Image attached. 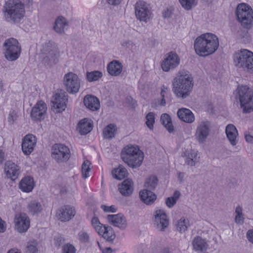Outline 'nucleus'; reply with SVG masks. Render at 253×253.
Listing matches in <instances>:
<instances>
[{
  "mask_svg": "<svg viewBox=\"0 0 253 253\" xmlns=\"http://www.w3.org/2000/svg\"><path fill=\"white\" fill-rule=\"evenodd\" d=\"M160 121L169 132L170 133L173 131L171 120L168 114H163L161 116Z\"/></svg>",
  "mask_w": 253,
  "mask_h": 253,
  "instance_id": "4c0bfd02",
  "label": "nucleus"
},
{
  "mask_svg": "<svg viewBox=\"0 0 253 253\" xmlns=\"http://www.w3.org/2000/svg\"><path fill=\"white\" fill-rule=\"evenodd\" d=\"M247 238L250 242L253 244V228L248 231Z\"/></svg>",
  "mask_w": 253,
  "mask_h": 253,
  "instance_id": "6e6d98bb",
  "label": "nucleus"
},
{
  "mask_svg": "<svg viewBox=\"0 0 253 253\" xmlns=\"http://www.w3.org/2000/svg\"><path fill=\"white\" fill-rule=\"evenodd\" d=\"M46 110V105L43 101L38 102L32 109L31 117L32 120L34 121L43 120Z\"/></svg>",
  "mask_w": 253,
  "mask_h": 253,
  "instance_id": "f3484780",
  "label": "nucleus"
},
{
  "mask_svg": "<svg viewBox=\"0 0 253 253\" xmlns=\"http://www.w3.org/2000/svg\"><path fill=\"white\" fill-rule=\"evenodd\" d=\"M132 181L127 179L125 180L121 185H119V189L120 193L124 196H127L130 195L133 192Z\"/></svg>",
  "mask_w": 253,
  "mask_h": 253,
  "instance_id": "7c9ffc66",
  "label": "nucleus"
},
{
  "mask_svg": "<svg viewBox=\"0 0 253 253\" xmlns=\"http://www.w3.org/2000/svg\"><path fill=\"white\" fill-rule=\"evenodd\" d=\"M101 209L105 212H115L116 211V208L115 206L112 205L110 207L105 205H102Z\"/></svg>",
  "mask_w": 253,
  "mask_h": 253,
  "instance_id": "603ef678",
  "label": "nucleus"
},
{
  "mask_svg": "<svg viewBox=\"0 0 253 253\" xmlns=\"http://www.w3.org/2000/svg\"><path fill=\"white\" fill-rule=\"evenodd\" d=\"M180 196V193L178 191H175L173 194V196H171V197L173 198V199H175V201H177Z\"/></svg>",
  "mask_w": 253,
  "mask_h": 253,
  "instance_id": "e2e57ef3",
  "label": "nucleus"
},
{
  "mask_svg": "<svg viewBox=\"0 0 253 253\" xmlns=\"http://www.w3.org/2000/svg\"><path fill=\"white\" fill-rule=\"evenodd\" d=\"M34 186V179L29 176L23 177L19 183V189L22 192L26 193L31 192Z\"/></svg>",
  "mask_w": 253,
  "mask_h": 253,
  "instance_id": "b1692460",
  "label": "nucleus"
},
{
  "mask_svg": "<svg viewBox=\"0 0 253 253\" xmlns=\"http://www.w3.org/2000/svg\"><path fill=\"white\" fill-rule=\"evenodd\" d=\"M84 105L90 110L94 111L100 108V103L98 99L93 95H87L84 98Z\"/></svg>",
  "mask_w": 253,
  "mask_h": 253,
  "instance_id": "5701e85b",
  "label": "nucleus"
},
{
  "mask_svg": "<svg viewBox=\"0 0 253 253\" xmlns=\"http://www.w3.org/2000/svg\"><path fill=\"white\" fill-rule=\"evenodd\" d=\"M7 253H21L17 250L11 249Z\"/></svg>",
  "mask_w": 253,
  "mask_h": 253,
  "instance_id": "774afa93",
  "label": "nucleus"
},
{
  "mask_svg": "<svg viewBox=\"0 0 253 253\" xmlns=\"http://www.w3.org/2000/svg\"><path fill=\"white\" fill-rule=\"evenodd\" d=\"M102 77V73L98 71L86 73L87 80L89 82L96 81Z\"/></svg>",
  "mask_w": 253,
  "mask_h": 253,
  "instance_id": "a19ab883",
  "label": "nucleus"
},
{
  "mask_svg": "<svg viewBox=\"0 0 253 253\" xmlns=\"http://www.w3.org/2000/svg\"><path fill=\"white\" fill-rule=\"evenodd\" d=\"M30 219L23 212L16 214L14 217L15 229L20 233L25 232L30 227Z\"/></svg>",
  "mask_w": 253,
  "mask_h": 253,
  "instance_id": "dca6fc26",
  "label": "nucleus"
},
{
  "mask_svg": "<svg viewBox=\"0 0 253 253\" xmlns=\"http://www.w3.org/2000/svg\"><path fill=\"white\" fill-rule=\"evenodd\" d=\"M107 1L110 4L116 5L119 4L122 0H107Z\"/></svg>",
  "mask_w": 253,
  "mask_h": 253,
  "instance_id": "13d9d810",
  "label": "nucleus"
},
{
  "mask_svg": "<svg viewBox=\"0 0 253 253\" xmlns=\"http://www.w3.org/2000/svg\"><path fill=\"white\" fill-rule=\"evenodd\" d=\"M54 240L55 246L58 247H60L64 242L63 238L60 236H55Z\"/></svg>",
  "mask_w": 253,
  "mask_h": 253,
  "instance_id": "5fc2aeb1",
  "label": "nucleus"
},
{
  "mask_svg": "<svg viewBox=\"0 0 253 253\" xmlns=\"http://www.w3.org/2000/svg\"><path fill=\"white\" fill-rule=\"evenodd\" d=\"M68 98V95L64 91L61 90L59 92L56 93L51 100L53 111L55 113H59L64 111L67 107Z\"/></svg>",
  "mask_w": 253,
  "mask_h": 253,
  "instance_id": "f8f14e48",
  "label": "nucleus"
},
{
  "mask_svg": "<svg viewBox=\"0 0 253 253\" xmlns=\"http://www.w3.org/2000/svg\"><path fill=\"white\" fill-rule=\"evenodd\" d=\"M108 73L113 76H117L120 75L123 70L122 63L118 60H113L107 66Z\"/></svg>",
  "mask_w": 253,
  "mask_h": 253,
  "instance_id": "bb28decb",
  "label": "nucleus"
},
{
  "mask_svg": "<svg viewBox=\"0 0 253 253\" xmlns=\"http://www.w3.org/2000/svg\"><path fill=\"white\" fill-rule=\"evenodd\" d=\"M181 6L186 10H190L196 4V0H179Z\"/></svg>",
  "mask_w": 253,
  "mask_h": 253,
  "instance_id": "49530a36",
  "label": "nucleus"
},
{
  "mask_svg": "<svg viewBox=\"0 0 253 253\" xmlns=\"http://www.w3.org/2000/svg\"><path fill=\"white\" fill-rule=\"evenodd\" d=\"M4 171L8 178L15 180L20 174V168L12 161H7L4 165Z\"/></svg>",
  "mask_w": 253,
  "mask_h": 253,
  "instance_id": "6ab92c4d",
  "label": "nucleus"
},
{
  "mask_svg": "<svg viewBox=\"0 0 253 253\" xmlns=\"http://www.w3.org/2000/svg\"><path fill=\"white\" fill-rule=\"evenodd\" d=\"M245 138L248 142H253V136L250 134H245Z\"/></svg>",
  "mask_w": 253,
  "mask_h": 253,
  "instance_id": "052dcab7",
  "label": "nucleus"
},
{
  "mask_svg": "<svg viewBox=\"0 0 253 253\" xmlns=\"http://www.w3.org/2000/svg\"><path fill=\"white\" fill-rule=\"evenodd\" d=\"M91 225L98 233H99L100 231L105 226L100 222L99 219L97 217H93L92 218Z\"/></svg>",
  "mask_w": 253,
  "mask_h": 253,
  "instance_id": "c03bdc74",
  "label": "nucleus"
},
{
  "mask_svg": "<svg viewBox=\"0 0 253 253\" xmlns=\"http://www.w3.org/2000/svg\"><path fill=\"white\" fill-rule=\"evenodd\" d=\"M172 91L180 99L189 97L193 90L194 81L192 76L188 71H179L172 82Z\"/></svg>",
  "mask_w": 253,
  "mask_h": 253,
  "instance_id": "f257e3e1",
  "label": "nucleus"
},
{
  "mask_svg": "<svg viewBox=\"0 0 253 253\" xmlns=\"http://www.w3.org/2000/svg\"><path fill=\"white\" fill-rule=\"evenodd\" d=\"M107 219L113 226L121 229H124L126 227V218L122 214H109L107 216Z\"/></svg>",
  "mask_w": 253,
  "mask_h": 253,
  "instance_id": "4be33fe9",
  "label": "nucleus"
},
{
  "mask_svg": "<svg viewBox=\"0 0 253 253\" xmlns=\"http://www.w3.org/2000/svg\"><path fill=\"white\" fill-rule=\"evenodd\" d=\"M116 131V126L112 124H109L104 128L103 136L106 139H111L115 137Z\"/></svg>",
  "mask_w": 253,
  "mask_h": 253,
  "instance_id": "e433bc0d",
  "label": "nucleus"
},
{
  "mask_svg": "<svg viewBox=\"0 0 253 253\" xmlns=\"http://www.w3.org/2000/svg\"><path fill=\"white\" fill-rule=\"evenodd\" d=\"M242 211L243 209L240 206L236 207L235 210L236 215L235 217V221L237 224H242L244 223V217Z\"/></svg>",
  "mask_w": 253,
  "mask_h": 253,
  "instance_id": "37998d69",
  "label": "nucleus"
},
{
  "mask_svg": "<svg viewBox=\"0 0 253 253\" xmlns=\"http://www.w3.org/2000/svg\"><path fill=\"white\" fill-rule=\"evenodd\" d=\"M234 65L249 73H253V52L243 49L235 52L233 56Z\"/></svg>",
  "mask_w": 253,
  "mask_h": 253,
  "instance_id": "423d86ee",
  "label": "nucleus"
},
{
  "mask_svg": "<svg viewBox=\"0 0 253 253\" xmlns=\"http://www.w3.org/2000/svg\"><path fill=\"white\" fill-rule=\"evenodd\" d=\"M4 16L8 21L18 23L25 13L24 5L19 0H8L4 6Z\"/></svg>",
  "mask_w": 253,
  "mask_h": 253,
  "instance_id": "39448f33",
  "label": "nucleus"
},
{
  "mask_svg": "<svg viewBox=\"0 0 253 253\" xmlns=\"http://www.w3.org/2000/svg\"><path fill=\"white\" fill-rule=\"evenodd\" d=\"M236 99L239 100L244 113L253 111V90L247 85H239L234 91Z\"/></svg>",
  "mask_w": 253,
  "mask_h": 253,
  "instance_id": "20e7f679",
  "label": "nucleus"
},
{
  "mask_svg": "<svg viewBox=\"0 0 253 253\" xmlns=\"http://www.w3.org/2000/svg\"><path fill=\"white\" fill-rule=\"evenodd\" d=\"M89 165L90 163L88 161H84L82 165V176L84 178L89 176V172L90 171Z\"/></svg>",
  "mask_w": 253,
  "mask_h": 253,
  "instance_id": "de8ad7c7",
  "label": "nucleus"
},
{
  "mask_svg": "<svg viewBox=\"0 0 253 253\" xmlns=\"http://www.w3.org/2000/svg\"><path fill=\"white\" fill-rule=\"evenodd\" d=\"M178 174V179L180 183L182 182L183 181V178L184 176V173L182 172H178L177 173Z\"/></svg>",
  "mask_w": 253,
  "mask_h": 253,
  "instance_id": "680f3d73",
  "label": "nucleus"
},
{
  "mask_svg": "<svg viewBox=\"0 0 253 253\" xmlns=\"http://www.w3.org/2000/svg\"><path fill=\"white\" fill-rule=\"evenodd\" d=\"M121 157L128 166L136 168L141 165L144 154L137 146L127 145L122 150Z\"/></svg>",
  "mask_w": 253,
  "mask_h": 253,
  "instance_id": "7ed1b4c3",
  "label": "nucleus"
},
{
  "mask_svg": "<svg viewBox=\"0 0 253 253\" xmlns=\"http://www.w3.org/2000/svg\"><path fill=\"white\" fill-rule=\"evenodd\" d=\"M68 23L66 19L63 17H58L55 21L54 29L58 33H63L67 29Z\"/></svg>",
  "mask_w": 253,
  "mask_h": 253,
  "instance_id": "f704fd0d",
  "label": "nucleus"
},
{
  "mask_svg": "<svg viewBox=\"0 0 253 253\" xmlns=\"http://www.w3.org/2000/svg\"><path fill=\"white\" fill-rule=\"evenodd\" d=\"M37 143V138L32 134L25 136L22 140V150L25 155H29L33 151Z\"/></svg>",
  "mask_w": 253,
  "mask_h": 253,
  "instance_id": "a211bd4d",
  "label": "nucleus"
},
{
  "mask_svg": "<svg viewBox=\"0 0 253 253\" xmlns=\"http://www.w3.org/2000/svg\"><path fill=\"white\" fill-rule=\"evenodd\" d=\"M4 54L5 58L9 61L16 60L21 53V47L18 41L14 38L5 40L3 43Z\"/></svg>",
  "mask_w": 253,
  "mask_h": 253,
  "instance_id": "1a4fd4ad",
  "label": "nucleus"
},
{
  "mask_svg": "<svg viewBox=\"0 0 253 253\" xmlns=\"http://www.w3.org/2000/svg\"><path fill=\"white\" fill-rule=\"evenodd\" d=\"M184 157L185 163L190 166H195L199 161L198 153L193 150L186 151Z\"/></svg>",
  "mask_w": 253,
  "mask_h": 253,
  "instance_id": "c85d7f7f",
  "label": "nucleus"
},
{
  "mask_svg": "<svg viewBox=\"0 0 253 253\" xmlns=\"http://www.w3.org/2000/svg\"><path fill=\"white\" fill-rule=\"evenodd\" d=\"M135 12L136 18L140 21L146 22L150 17V10L147 3L143 0L136 3Z\"/></svg>",
  "mask_w": 253,
  "mask_h": 253,
  "instance_id": "2eb2a0df",
  "label": "nucleus"
},
{
  "mask_svg": "<svg viewBox=\"0 0 253 253\" xmlns=\"http://www.w3.org/2000/svg\"><path fill=\"white\" fill-rule=\"evenodd\" d=\"M112 249L110 247L106 248L103 251V253H112Z\"/></svg>",
  "mask_w": 253,
  "mask_h": 253,
  "instance_id": "338daca9",
  "label": "nucleus"
},
{
  "mask_svg": "<svg viewBox=\"0 0 253 253\" xmlns=\"http://www.w3.org/2000/svg\"><path fill=\"white\" fill-rule=\"evenodd\" d=\"M141 200L147 205H152L157 199V196L148 189H144L139 192Z\"/></svg>",
  "mask_w": 253,
  "mask_h": 253,
  "instance_id": "393cba45",
  "label": "nucleus"
},
{
  "mask_svg": "<svg viewBox=\"0 0 253 253\" xmlns=\"http://www.w3.org/2000/svg\"><path fill=\"white\" fill-rule=\"evenodd\" d=\"M194 46L196 54L200 56H207L214 53L217 49L218 39L215 35L207 33L196 39Z\"/></svg>",
  "mask_w": 253,
  "mask_h": 253,
  "instance_id": "f03ea898",
  "label": "nucleus"
},
{
  "mask_svg": "<svg viewBox=\"0 0 253 253\" xmlns=\"http://www.w3.org/2000/svg\"><path fill=\"white\" fill-rule=\"evenodd\" d=\"M189 225L188 219L181 218L178 220L176 224V229L179 232L183 233L187 230Z\"/></svg>",
  "mask_w": 253,
  "mask_h": 253,
  "instance_id": "58836bf2",
  "label": "nucleus"
},
{
  "mask_svg": "<svg viewBox=\"0 0 253 253\" xmlns=\"http://www.w3.org/2000/svg\"><path fill=\"white\" fill-rule=\"evenodd\" d=\"M5 229V222L0 218V232H3Z\"/></svg>",
  "mask_w": 253,
  "mask_h": 253,
  "instance_id": "4d7b16f0",
  "label": "nucleus"
},
{
  "mask_svg": "<svg viewBox=\"0 0 253 253\" xmlns=\"http://www.w3.org/2000/svg\"><path fill=\"white\" fill-rule=\"evenodd\" d=\"M78 239L82 243H86L88 242L89 236L88 233L84 230L80 231L78 234Z\"/></svg>",
  "mask_w": 253,
  "mask_h": 253,
  "instance_id": "09e8293b",
  "label": "nucleus"
},
{
  "mask_svg": "<svg viewBox=\"0 0 253 253\" xmlns=\"http://www.w3.org/2000/svg\"><path fill=\"white\" fill-rule=\"evenodd\" d=\"M63 84L67 92L70 94H76L80 88V80L75 73L69 72L63 77Z\"/></svg>",
  "mask_w": 253,
  "mask_h": 253,
  "instance_id": "9b49d317",
  "label": "nucleus"
},
{
  "mask_svg": "<svg viewBox=\"0 0 253 253\" xmlns=\"http://www.w3.org/2000/svg\"><path fill=\"white\" fill-rule=\"evenodd\" d=\"M75 214V209L69 206L61 208L57 212V216L61 221H67L72 219Z\"/></svg>",
  "mask_w": 253,
  "mask_h": 253,
  "instance_id": "412c9836",
  "label": "nucleus"
},
{
  "mask_svg": "<svg viewBox=\"0 0 253 253\" xmlns=\"http://www.w3.org/2000/svg\"><path fill=\"white\" fill-rule=\"evenodd\" d=\"M154 224L161 231L164 230L169 225V220L165 212L159 210L154 213Z\"/></svg>",
  "mask_w": 253,
  "mask_h": 253,
  "instance_id": "aec40b11",
  "label": "nucleus"
},
{
  "mask_svg": "<svg viewBox=\"0 0 253 253\" xmlns=\"http://www.w3.org/2000/svg\"><path fill=\"white\" fill-rule=\"evenodd\" d=\"M41 51L45 55L43 59V62L45 64L52 66L58 63L60 52L54 42L48 41L45 42L42 45Z\"/></svg>",
  "mask_w": 253,
  "mask_h": 253,
  "instance_id": "6e6552de",
  "label": "nucleus"
},
{
  "mask_svg": "<svg viewBox=\"0 0 253 253\" xmlns=\"http://www.w3.org/2000/svg\"><path fill=\"white\" fill-rule=\"evenodd\" d=\"M192 245L195 251L201 252L206 251L208 247L206 240L200 236H197L194 238Z\"/></svg>",
  "mask_w": 253,
  "mask_h": 253,
  "instance_id": "cd10ccee",
  "label": "nucleus"
},
{
  "mask_svg": "<svg viewBox=\"0 0 253 253\" xmlns=\"http://www.w3.org/2000/svg\"><path fill=\"white\" fill-rule=\"evenodd\" d=\"M28 211L32 215L40 213L42 211V206L41 203L37 200H32L28 205Z\"/></svg>",
  "mask_w": 253,
  "mask_h": 253,
  "instance_id": "473e14b6",
  "label": "nucleus"
},
{
  "mask_svg": "<svg viewBox=\"0 0 253 253\" xmlns=\"http://www.w3.org/2000/svg\"><path fill=\"white\" fill-rule=\"evenodd\" d=\"M176 203L175 199L171 197L167 198L166 200V204L169 208H172Z\"/></svg>",
  "mask_w": 253,
  "mask_h": 253,
  "instance_id": "864d4df0",
  "label": "nucleus"
},
{
  "mask_svg": "<svg viewBox=\"0 0 253 253\" xmlns=\"http://www.w3.org/2000/svg\"><path fill=\"white\" fill-rule=\"evenodd\" d=\"M158 178L155 176H150L145 182V187L151 191L154 190L158 184Z\"/></svg>",
  "mask_w": 253,
  "mask_h": 253,
  "instance_id": "ea45409f",
  "label": "nucleus"
},
{
  "mask_svg": "<svg viewBox=\"0 0 253 253\" xmlns=\"http://www.w3.org/2000/svg\"><path fill=\"white\" fill-rule=\"evenodd\" d=\"M5 159V154L4 152L2 150L0 149V165L2 164Z\"/></svg>",
  "mask_w": 253,
  "mask_h": 253,
  "instance_id": "bf43d9fd",
  "label": "nucleus"
},
{
  "mask_svg": "<svg viewBox=\"0 0 253 253\" xmlns=\"http://www.w3.org/2000/svg\"><path fill=\"white\" fill-rule=\"evenodd\" d=\"M211 123L208 120L200 122L197 126L195 132V137L200 144L204 143L210 132Z\"/></svg>",
  "mask_w": 253,
  "mask_h": 253,
  "instance_id": "ddd939ff",
  "label": "nucleus"
},
{
  "mask_svg": "<svg viewBox=\"0 0 253 253\" xmlns=\"http://www.w3.org/2000/svg\"><path fill=\"white\" fill-rule=\"evenodd\" d=\"M17 119V115L14 111L10 112L7 118L8 122L10 124H13L14 122Z\"/></svg>",
  "mask_w": 253,
  "mask_h": 253,
  "instance_id": "3c124183",
  "label": "nucleus"
},
{
  "mask_svg": "<svg viewBox=\"0 0 253 253\" xmlns=\"http://www.w3.org/2000/svg\"><path fill=\"white\" fill-rule=\"evenodd\" d=\"M167 87H165V86H163L162 88L161 91V96L162 97L164 98L166 92V90H167Z\"/></svg>",
  "mask_w": 253,
  "mask_h": 253,
  "instance_id": "0e129e2a",
  "label": "nucleus"
},
{
  "mask_svg": "<svg viewBox=\"0 0 253 253\" xmlns=\"http://www.w3.org/2000/svg\"><path fill=\"white\" fill-rule=\"evenodd\" d=\"M177 115L180 120L187 123H192L195 120L194 114L188 109L181 108L178 109Z\"/></svg>",
  "mask_w": 253,
  "mask_h": 253,
  "instance_id": "a878e982",
  "label": "nucleus"
},
{
  "mask_svg": "<svg viewBox=\"0 0 253 253\" xmlns=\"http://www.w3.org/2000/svg\"><path fill=\"white\" fill-rule=\"evenodd\" d=\"M235 14L243 27L250 29L253 26V10L249 5L245 3L238 4Z\"/></svg>",
  "mask_w": 253,
  "mask_h": 253,
  "instance_id": "0eeeda50",
  "label": "nucleus"
},
{
  "mask_svg": "<svg viewBox=\"0 0 253 253\" xmlns=\"http://www.w3.org/2000/svg\"><path fill=\"white\" fill-rule=\"evenodd\" d=\"M38 242L33 240L27 243L26 249V253H38Z\"/></svg>",
  "mask_w": 253,
  "mask_h": 253,
  "instance_id": "79ce46f5",
  "label": "nucleus"
},
{
  "mask_svg": "<svg viewBox=\"0 0 253 253\" xmlns=\"http://www.w3.org/2000/svg\"><path fill=\"white\" fill-rule=\"evenodd\" d=\"M126 169L122 165H120L117 168L114 169L112 170V174L114 178L122 180L125 178L127 175Z\"/></svg>",
  "mask_w": 253,
  "mask_h": 253,
  "instance_id": "c9c22d12",
  "label": "nucleus"
},
{
  "mask_svg": "<svg viewBox=\"0 0 253 253\" xmlns=\"http://www.w3.org/2000/svg\"><path fill=\"white\" fill-rule=\"evenodd\" d=\"M225 132L230 143L233 146L235 145L237 143L236 138L238 135V131L235 126L231 124L227 125Z\"/></svg>",
  "mask_w": 253,
  "mask_h": 253,
  "instance_id": "c756f323",
  "label": "nucleus"
},
{
  "mask_svg": "<svg viewBox=\"0 0 253 253\" xmlns=\"http://www.w3.org/2000/svg\"><path fill=\"white\" fill-rule=\"evenodd\" d=\"M51 155L56 162L58 163H65L70 158L71 152L67 146L63 144L57 143L52 146Z\"/></svg>",
  "mask_w": 253,
  "mask_h": 253,
  "instance_id": "9d476101",
  "label": "nucleus"
},
{
  "mask_svg": "<svg viewBox=\"0 0 253 253\" xmlns=\"http://www.w3.org/2000/svg\"><path fill=\"white\" fill-rule=\"evenodd\" d=\"M98 234L102 235L103 238L109 242H112L115 239L116 236L112 228L108 226H104V228L98 233Z\"/></svg>",
  "mask_w": 253,
  "mask_h": 253,
  "instance_id": "72a5a7b5",
  "label": "nucleus"
},
{
  "mask_svg": "<svg viewBox=\"0 0 253 253\" xmlns=\"http://www.w3.org/2000/svg\"><path fill=\"white\" fill-rule=\"evenodd\" d=\"M180 63V58L174 52L171 51L168 53L167 56L161 64L163 70L169 72L177 67Z\"/></svg>",
  "mask_w": 253,
  "mask_h": 253,
  "instance_id": "4468645a",
  "label": "nucleus"
},
{
  "mask_svg": "<svg viewBox=\"0 0 253 253\" xmlns=\"http://www.w3.org/2000/svg\"><path fill=\"white\" fill-rule=\"evenodd\" d=\"M4 84L2 81L0 79V93L4 91Z\"/></svg>",
  "mask_w": 253,
  "mask_h": 253,
  "instance_id": "69168bd1",
  "label": "nucleus"
},
{
  "mask_svg": "<svg viewBox=\"0 0 253 253\" xmlns=\"http://www.w3.org/2000/svg\"><path fill=\"white\" fill-rule=\"evenodd\" d=\"M62 253H76V249L75 247L69 243H67L63 246Z\"/></svg>",
  "mask_w": 253,
  "mask_h": 253,
  "instance_id": "8fccbe9b",
  "label": "nucleus"
},
{
  "mask_svg": "<svg viewBox=\"0 0 253 253\" xmlns=\"http://www.w3.org/2000/svg\"><path fill=\"white\" fill-rule=\"evenodd\" d=\"M92 129L91 124L87 119H84L80 121L77 126V129L81 134L85 135L89 133Z\"/></svg>",
  "mask_w": 253,
  "mask_h": 253,
  "instance_id": "2f4dec72",
  "label": "nucleus"
},
{
  "mask_svg": "<svg viewBox=\"0 0 253 253\" xmlns=\"http://www.w3.org/2000/svg\"><path fill=\"white\" fill-rule=\"evenodd\" d=\"M146 124L147 126L150 129H152L153 128V125L155 123V114L153 112H149L146 116Z\"/></svg>",
  "mask_w": 253,
  "mask_h": 253,
  "instance_id": "a18cd8bd",
  "label": "nucleus"
}]
</instances>
